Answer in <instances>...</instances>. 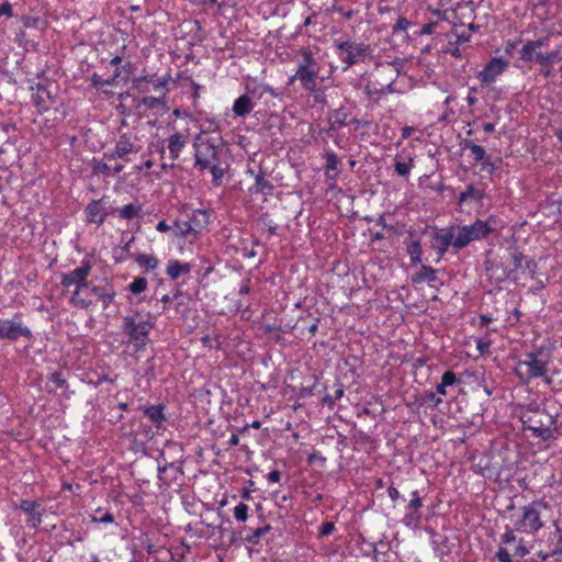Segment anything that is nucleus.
Here are the masks:
<instances>
[{
  "mask_svg": "<svg viewBox=\"0 0 562 562\" xmlns=\"http://www.w3.org/2000/svg\"><path fill=\"white\" fill-rule=\"evenodd\" d=\"M91 269L92 262L86 258L79 267L60 277V285L70 293L69 303L77 308L88 310L92 305V301L83 294L90 286L88 278Z\"/></svg>",
  "mask_w": 562,
  "mask_h": 562,
  "instance_id": "7ed1b4c3",
  "label": "nucleus"
},
{
  "mask_svg": "<svg viewBox=\"0 0 562 562\" xmlns=\"http://www.w3.org/2000/svg\"><path fill=\"white\" fill-rule=\"evenodd\" d=\"M49 380L56 385V387H64L66 385V380L63 378L60 372H53Z\"/></svg>",
  "mask_w": 562,
  "mask_h": 562,
  "instance_id": "603ef678",
  "label": "nucleus"
},
{
  "mask_svg": "<svg viewBox=\"0 0 562 562\" xmlns=\"http://www.w3.org/2000/svg\"><path fill=\"white\" fill-rule=\"evenodd\" d=\"M206 169H210V171H211V173L213 176V182L216 186H220L221 181H222V178H223V175H224V170L220 167V162H214L213 165L207 166Z\"/></svg>",
  "mask_w": 562,
  "mask_h": 562,
  "instance_id": "c03bdc74",
  "label": "nucleus"
},
{
  "mask_svg": "<svg viewBox=\"0 0 562 562\" xmlns=\"http://www.w3.org/2000/svg\"><path fill=\"white\" fill-rule=\"evenodd\" d=\"M32 89L34 90L32 93V101L34 105L40 112L46 111L48 109L47 100L50 99L49 91L41 85H37L36 88Z\"/></svg>",
  "mask_w": 562,
  "mask_h": 562,
  "instance_id": "cd10ccee",
  "label": "nucleus"
},
{
  "mask_svg": "<svg viewBox=\"0 0 562 562\" xmlns=\"http://www.w3.org/2000/svg\"><path fill=\"white\" fill-rule=\"evenodd\" d=\"M209 215L205 211L195 210L179 217L173 224V233L179 237H196L206 226Z\"/></svg>",
  "mask_w": 562,
  "mask_h": 562,
  "instance_id": "6e6552de",
  "label": "nucleus"
},
{
  "mask_svg": "<svg viewBox=\"0 0 562 562\" xmlns=\"http://www.w3.org/2000/svg\"><path fill=\"white\" fill-rule=\"evenodd\" d=\"M517 547L515 549V552L514 554L519 557V558H524L525 555H527L529 553V548L526 546L525 541L522 538H520L518 541H517Z\"/></svg>",
  "mask_w": 562,
  "mask_h": 562,
  "instance_id": "3c124183",
  "label": "nucleus"
},
{
  "mask_svg": "<svg viewBox=\"0 0 562 562\" xmlns=\"http://www.w3.org/2000/svg\"><path fill=\"white\" fill-rule=\"evenodd\" d=\"M142 205L136 203H130L120 207L113 209L112 213L115 214L119 218L125 221H132L134 218L142 217Z\"/></svg>",
  "mask_w": 562,
  "mask_h": 562,
  "instance_id": "5701e85b",
  "label": "nucleus"
},
{
  "mask_svg": "<svg viewBox=\"0 0 562 562\" xmlns=\"http://www.w3.org/2000/svg\"><path fill=\"white\" fill-rule=\"evenodd\" d=\"M187 136L176 132L172 135L168 137V150L169 156L172 160H176L179 158L181 150L184 148L187 144Z\"/></svg>",
  "mask_w": 562,
  "mask_h": 562,
  "instance_id": "b1692460",
  "label": "nucleus"
},
{
  "mask_svg": "<svg viewBox=\"0 0 562 562\" xmlns=\"http://www.w3.org/2000/svg\"><path fill=\"white\" fill-rule=\"evenodd\" d=\"M139 150V146L136 145L135 139H132V137L128 134H122L114 147L115 155H131L136 154Z\"/></svg>",
  "mask_w": 562,
  "mask_h": 562,
  "instance_id": "4be33fe9",
  "label": "nucleus"
},
{
  "mask_svg": "<svg viewBox=\"0 0 562 562\" xmlns=\"http://www.w3.org/2000/svg\"><path fill=\"white\" fill-rule=\"evenodd\" d=\"M103 159L108 161H115L117 159H121L125 162L130 161L128 155H115V151L112 153H105L103 155Z\"/></svg>",
  "mask_w": 562,
  "mask_h": 562,
  "instance_id": "6e6d98bb",
  "label": "nucleus"
},
{
  "mask_svg": "<svg viewBox=\"0 0 562 562\" xmlns=\"http://www.w3.org/2000/svg\"><path fill=\"white\" fill-rule=\"evenodd\" d=\"M508 61L503 58H492L485 67L479 72L477 78L483 86H490L496 78L505 71Z\"/></svg>",
  "mask_w": 562,
  "mask_h": 562,
  "instance_id": "ddd939ff",
  "label": "nucleus"
},
{
  "mask_svg": "<svg viewBox=\"0 0 562 562\" xmlns=\"http://www.w3.org/2000/svg\"><path fill=\"white\" fill-rule=\"evenodd\" d=\"M407 254L411 257V262L417 265L422 262V244L420 240L414 239L407 244Z\"/></svg>",
  "mask_w": 562,
  "mask_h": 562,
  "instance_id": "c9c22d12",
  "label": "nucleus"
},
{
  "mask_svg": "<svg viewBox=\"0 0 562 562\" xmlns=\"http://www.w3.org/2000/svg\"><path fill=\"white\" fill-rule=\"evenodd\" d=\"M436 270L429 266L423 265L420 269L412 276L413 283L428 282L432 284L437 280Z\"/></svg>",
  "mask_w": 562,
  "mask_h": 562,
  "instance_id": "c756f323",
  "label": "nucleus"
},
{
  "mask_svg": "<svg viewBox=\"0 0 562 562\" xmlns=\"http://www.w3.org/2000/svg\"><path fill=\"white\" fill-rule=\"evenodd\" d=\"M324 159H325V176L328 181H336L338 178V165L339 159L333 150H325L324 153Z\"/></svg>",
  "mask_w": 562,
  "mask_h": 562,
  "instance_id": "412c9836",
  "label": "nucleus"
},
{
  "mask_svg": "<svg viewBox=\"0 0 562 562\" xmlns=\"http://www.w3.org/2000/svg\"><path fill=\"white\" fill-rule=\"evenodd\" d=\"M144 414L157 426L160 427L166 417L162 405H151L144 407Z\"/></svg>",
  "mask_w": 562,
  "mask_h": 562,
  "instance_id": "2f4dec72",
  "label": "nucleus"
},
{
  "mask_svg": "<svg viewBox=\"0 0 562 562\" xmlns=\"http://www.w3.org/2000/svg\"><path fill=\"white\" fill-rule=\"evenodd\" d=\"M5 15L11 18L13 15L12 7L9 2H4L0 5V16Z\"/></svg>",
  "mask_w": 562,
  "mask_h": 562,
  "instance_id": "052dcab7",
  "label": "nucleus"
},
{
  "mask_svg": "<svg viewBox=\"0 0 562 562\" xmlns=\"http://www.w3.org/2000/svg\"><path fill=\"white\" fill-rule=\"evenodd\" d=\"M273 190L274 186L267 179L262 170L255 175V183L249 188L251 194H260L263 196L272 195Z\"/></svg>",
  "mask_w": 562,
  "mask_h": 562,
  "instance_id": "a211bd4d",
  "label": "nucleus"
},
{
  "mask_svg": "<svg viewBox=\"0 0 562 562\" xmlns=\"http://www.w3.org/2000/svg\"><path fill=\"white\" fill-rule=\"evenodd\" d=\"M488 221L476 220L470 225H451L436 228L431 233V247L440 260L451 247L453 252L468 247L473 241L482 240L493 232Z\"/></svg>",
  "mask_w": 562,
  "mask_h": 562,
  "instance_id": "f257e3e1",
  "label": "nucleus"
},
{
  "mask_svg": "<svg viewBox=\"0 0 562 562\" xmlns=\"http://www.w3.org/2000/svg\"><path fill=\"white\" fill-rule=\"evenodd\" d=\"M436 26H437V22H429V23L424 24L419 31V35L432 34Z\"/></svg>",
  "mask_w": 562,
  "mask_h": 562,
  "instance_id": "13d9d810",
  "label": "nucleus"
},
{
  "mask_svg": "<svg viewBox=\"0 0 562 562\" xmlns=\"http://www.w3.org/2000/svg\"><path fill=\"white\" fill-rule=\"evenodd\" d=\"M413 158H408L407 161L396 160L394 165L395 172L401 177H407L413 168Z\"/></svg>",
  "mask_w": 562,
  "mask_h": 562,
  "instance_id": "58836bf2",
  "label": "nucleus"
},
{
  "mask_svg": "<svg viewBox=\"0 0 562 562\" xmlns=\"http://www.w3.org/2000/svg\"><path fill=\"white\" fill-rule=\"evenodd\" d=\"M20 337L32 338L31 329L22 321V314L15 313L11 319L0 318V339L16 341Z\"/></svg>",
  "mask_w": 562,
  "mask_h": 562,
  "instance_id": "9b49d317",
  "label": "nucleus"
},
{
  "mask_svg": "<svg viewBox=\"0 0 562 562\" xmlns=\"http://www.w3.org/2000/svg\"><path fill=\"white\" fill-rule=\"evenodd\" d=\"M263 331L265 334L269 335V337L271 339H273L274 341H280L282 336H281V328L280 326L278 325H270V324H267L263 326Z\"/></svg>",
  "mask_w": 562,
  "mask_h": 562,
  "instance_id": "79ce46f5",
  "label": "nucleus"
},
{
  "mask_svg": "<svg viewBox=\"0 0 562 562\" xmlns=\"http://www.w3.org/2000/svg\"><path fill=\"white\" fill-rule=\"evenodd\" d=\"M20 508L30 516L27 522L33 528H37L41 525L42 513L40 510L41 505L38 503L34 501L23 499L21 501Z\"/></svg>",
  "mask_w": 562,
  "mask_h": 562,
  "instance_id": "aec40b11",
  "label": "nucleus"
},
{
  "mask_svg": "<svg viewBox=\"0 0 562 562\" xmlns=\"http://www.w3.org/2000/svg\"><path fill=\"white\" fill-rule=\"evenodd\" d=\"M514 372L522 384L536 378H542L548 385L552 383V379L547 375L548 361L540 359L538 352L526 353L525 359L517 362Z\"/></svg>",
  "mask_w": 562,
  "mask_h": 562,
  "instance_id": "39448f33",
  "label": "nucleus"
},
{
  "mask_svg": "<svg viewBox=\"0 0 562 562\" xmlns=\"http://www.w3.org/2000/svg\"><path fill=\"white\" fill-rule=\"evenodd\" d=\"M268 481L271 483H278L281 479V473L278 470H273L268 474Z\"/></svg>",
  "mask_w": 562,
  "mask_h": 562,
  "instance_id": "338daca9",
  "label": "nucleus"
},
{
  "mask_svg": "<svg viewBox=\"0 0 562 562\" xmlns=\"http://www.w3.org/2000/svg\"><path fill=\"white\" fill-rule=\"evenodd\" d=\"M348 112L344 108H339L334 110L330 113L329 120H330V130H334L336 127H341L348 124Z\"/></svg>",
  "mask_w": 562,
  "mask_h": 562,
  "instance_id": "72a5a7b5",
  "label": "nucleus"
},
{
  "mask_svg": "<svg viewBox=\"0 0 562 562\" xmlns=\"http://www.w3.org/2000/svg\"><path fill=\"white\" fill-rule=\"evenodd\" d=\"M558 60H562V55L557 50L539 54L537 60L540 65L539 74L546 79H552L555 76L553 71V64Z\"/></svg>",
  "mask_w": 562,
  "mask_h": 562,
  "instance_id": "f3484780",
  "label": "nucleus"
},
{
  "mask_svg": "<svg viewBox=\"0 0 562 562\" xmlns=\"http://www.w3.org/2000/svg\"><path fill=\"white\" fill-rule=\"evenodd\" d=\"M387 494L392 502H396L401 497L398 490L394 486L387 488Z\"/></svg>",
  "mask_w": 562,
  "mask_h": 562,
  "instance_id": "0e129e2a",
  "label": "nucleus"
},
{
  "mask_svg": "<svg viewBox=\"0 0 562 562\" xmlns=\"http://www.w3.org/2000/svg\"><path fill=\"white\" fill-rule=\"evenodd\" d=\"M409 25L411 22L406 18L400 16L393 26V32L397 33L400 31H406L409 27Z\"/></svg>",
  "mask_w": 562,
  "mask_h": 562,
  "instance_id": "8fccbe9b",
  "label": "nucleus"
},
{
  "mask_svg": "<svg viewBox=\"0 0 562 562\" xmlns=\"http://www.w3.org/2000/svg\"><path fill=\"white\" fill-rule=\"evenodd\" d=\"M344 393H345L344 389L341 386H339L335 391V395H326V396H324L323 403L328 405L331 408L335 405L336 401L344 396Z\"/></svg>",
  "mask_w": 562,
  "mask_h": 562,
  "instance_id": "a18cd8bd",
  "label": "nucleus"
},
{
  "mask_svg": "<svg viewBox=\"0 0 562 562\" xmlns=\"http://www.w3.org/2000/svg\"><path fill=\"white\" fill-rule=\"evenodd\" d=\"M475 93H476V89L471 88L469 91V94L467 97V101L470 106L474 105L477 102V98L475 97Z\"/></svg>",
  "mask_w": 562,
  "mask_h": 562,
  "instance_id": "69168bd1",
  "label": "nucleus"
},
{
  "mask_svg": "<svg viewBox=\"0 0 562 562\" xmlns=\"http://www.w3.org/2000/svg\"><path fill=\"white\" fill-rule=\"evenodd\" d=\"M156 229H157L158 232H162V233H164V232H167V231H169V229H172V231H173V226H172V227H171V226H169V225L166 223V221H160V222L157 224Z\"/></svg>",
  "mask_w": 562,
  "mask_h": 562,
  "instance_id": "774afa93",
  "label": "nucleus"
},
{
  "mask_svg": "<svg viewBox=\"0 0 562 562\" xmlns=\"http://www.w3.org/2000/svg\"><path fill=\"white\" fill-rule=\"evenodd\" d=\"M436 394H437V393L428 392V393H426V395H425V396H426V398H427L428 401H430V402H432V403H434V406H438L439 404H441V403H442V398H441V397H438Z\"/></svg>",
  "mask_w": 562,
  "mask_h": 562,
  "instance_id": "e2e57ef3",
  "label": "nucleus"
},
{
  "mask_svg": "<svg viewBox=\"0 0 562 562\" xmlns=\"http://www.w3.org/2000/svg\"><path fill=\"white\" fill-rule=\"evenodd\" d=\"M340 59L348 66L355 65L364 59L370 48L368 45L356 42H342L337 45Z\"/></svg>",
  "mask_w": 562,
  "mask_h": 562,
  "instance_id": "f8f14e48",
  "label": "nucleus"
},
{
  "mask_svg": "<svg viewBox=\"0 0 562 562\" xmlns=\"http://www.w3.org/2000/svg\"><path fill=\"white\" fill-rule=\"evenodd\" d=\"M91 85L94 87V88H100V87H104V86H113V79H102L101 76H99L98 74H93L91 76Z\"/></svg>",
  "mask_w": 562,
  "mask_h": 562,
  "instance_id": "49530a36",
  "label": "nucleus"
},
{
  "mask_svg": "<svg viewBox=\"0 0 562 562\" xmlns=\"http://www.w3.org/2000/svg\"><path fill=\"white\" fill-rule=\"evenodd\" d=\"M302 59L299 63V67L319 69L314 54L311 49L304 48L301 52Z\"/></svg>",
  "mask_w": 562,
  "mask_h": 562,
  "instance_id": "e433bc0d",
  "label": "nucleus"
},
{
  "mask_svg": "<svg viewBox=\"0 0 562 562\" xmlns=\"http://www.w3.org/2000/svg\"><path fill=\"white\" fill-rule=\"evenodd\" d=\"M457 382L456 373L452 371H446L441 376V384L447 386L453 385Z\"/></svg>",
  "mask_w": 562,
  "mask_h": 562,
  "instance_id": "09e8293b",
  "label": "nucleus"
},
{
  "mask_svg": "<svg viewBox=\"0 0 562 562\" xmlns=\"http://www.w3.org/2000/svg\"><path fill=\"white\" fill-rule=\"evenodd\" d=\"M165 92H162V95L159 97V98H156V97H144L143 100H142V104L146 108V109H154L158 105H164L165 104Z\"/></svg>",
  "mask_w": 562,
  "mask_h": 562,
  "instance_id": "a19ab883",
  "label": "nucleus"
},
{
  "mask_svg": "<svg viewBox=\"0 0 562 562\" xmlns=\"http://www.w3.org/2000/svg\"><path fill=\"white\" fill-rule=\"evenodd\" d=\"M334 530H335V525L330 521H326V522L322 524V526L319 527V536L321 537L329 536L333 533Z\"/></svg>",
  "mask_w": 562,
  "mask_h": 562,
  "instance_id": "864d4df0",
  "label": "nucleus"
},
{
  "mask_svg": "<svg viewBox=\"0 0 562 562\" xmlns=\"http://www.w3.org/2000/svg\"><path fill=\"white\" fill-rule=\"evenodd\" d=\"M154 327V322L147 318L140 312H134L124 316L123 318V333L130 337L131 341L146 344L148 334Z\"/></svg>",
  "mask_w": 562,
  "mask_h": 562,
  "instance_id": "0eeeda50",
  "label": "nucleus"
},
{
  "mask_svg": "<svg viewBox=\"0 0 562 562\" xmlns=\"http://www.w3.org/2000/svg\"><path fill=\"white\" fill-rule=\"evenodd\" d=\"M93 520L97 522H100V524H108V522H112L114 520V516H113V514L108 512L100 517H94Z\"/></svg>",
  "mask_w": 562,
  "mask_h": 562,
  "instance_id": "680f3d73",
  "label": "nucleus"
},
{
  "mask_svg": "<svg viewBox=\"0 0 562 562\" xmlns=\"http://www.w3.org/2000/svg\"><path fill=\"white\" fill-rule=\"evenodd\" d=\"M531 266L536 267L535 261L527 259L516 245L501 248L494 258L485 260L486 274L495 283L504 282L524 267L531 269Z\"/></svg>",
  "mask_w": 562,
  "mask_h": 562,
  "instance_id": "f03ea898",
  "label": "nucleus"
},
{
  "mask_svg": "<svg viewBox=\"0 0 562 562\" xmlns=\"http://www.w3.org/2000/svg\"><path fill=\"white\" fill-rule=\"evenodd\" d=\"M192 266L190 263H183L179 260H170L166 273L171 280H177L180 276L187 274L191 271Z\"/></svg>",
  "mask_w": 562,
  "mask_h": 562,
  "instance_id": "c85d7f7f",
  "label": "nucleus"
},
{
  "mask_svg": "<svg viewBox=\"0 0 562 562\" xmlns=\"http://www.w3.org/2000/svg\"><path fill=\"white\" fill-rule=\"evenodd\" d=\"M522 423L524 428L530 430L536 438L548 441L554 437L553 426L557 420L546 412H535L532 415L527 416Z\"/></svg>",
  "mask_w": 562,
  "mask_h": 562,
  "instance_id": "9d476101",
  "label": "nucleus"
},
{
  "mask_svg": "<svg viewBox=\"0 0 562 562\" xmlns=\"http://www.w3.org/2000/svg\"><path fill=\"white\" fill-rule=\"evenodd\" d=\"M518 533H521L520 530H516V524L513 528L506 527V531L501 537V541L504 544H508L512 542H517L520 538L518 537Z\"/></svg>",
  "mask_w": 562,
  "mask_h": 562,
  "instance_id": "ea45409f",
  "label": "nucleus"
},
{
  "mask_svg": "<svg viewBox=\"0 0 562 562\" xmlns=\"http://www.w3.org/2000/svg\"><path fill=\"white\" fill-rule=\"evenodd\" d=\"M254 108L255 104L250 98L244 94L235 100L233 104V112L236 116H246L254 110Z\"/></svg>",
  "mask_w": 562,
  "mask_h": 562,
  "instance_id": "7c9ffc66",
  "label": "nucleus"
},
{
  "mask_svg": "<svg viewBox=\"0 0 562 562\" xmlns=\"http://www.w3.org/2000/svg\"><path fill=\"white\" fill-rule=\"evenodd\" d=\"M148 285V281L144 277H137L133 280L132 283L128 284V291L133 294H139L143 293Z\"/></svg>",
  "mask_w": 562,
  "mask_h": 562,
  "instance_id": "4c0bfd02",
  "label": "nucleus"
},
{
  "mask_svg": "<svg viewBox=\"0 0 562 562\" xmlns=\"http://www.w3.org/2000/svg\"><path fill=\"white\" fill-rule=\"evenodd\" d=\"M463 146L464 148L470 149L472 158L476 164L483 162L488 157L486 150L482 146L476 145L471 140L465 139Z\"/></svg>",
  "mask_w": 562,
  "mask_h": 562,
  "instance_id": "f704fd0d",
  "label": "nucleus"
},
{
  "mask_svg": "<svg viewBox=\"0 0 562 562\" xmlns=\"http://www.w3.org/2000/svg\"><path fill=\"white\" fill-rule=\"evenodd\" d=\"M248 505L245 503H239L234 508V517L238 521H246L248 518Z\"/></svg>",
  "mask_w": 562,
  "mask_h": 562,
  "instance_id": "37998d69",
  "label": "nucleus"
},
{
  "mask_svg": "<svg viewBox=\"0 0 562 562\" xmlns=\"http://www.w3.org/2000/svg\"><path fill=\"white\" fill-rule=\"evenodd\" d=\"M423 501L411 499L406 505V514L403 518L406 525L417 524L422 519L420 508Z\"/></svg>",
  "mask_w": 562,
  "mask_h": 562,
  "instance_id": "a878e982",
  "label": "nucleus"
},
{
  "mask_svg": "<svg viewBox=\"0 0 562 562\" xmlns=\"http://www.w3.org/2000/svg\"><path fill=\"white\" fill-rule=\"evenodd\" d=\"M481 165H482V170L488 172L490 175L494 173V171L496 170V166L491 160L490 156L483 162H481Z\"/></svg>",
  "mask_w": 562,
  "mask_h": 562,
  "instance_id": "4d7b16f0",
  "label": "nucleus"
},
{
  "mask_svg": "<svg viewBox=\"0 0 562 562\" xmlns=\"http://www.w3.org/2000/svg\"><path fill=\"white\" fill-rule=\"evenodd\" d=\"M86 215L88 222L101 225L104 223L108 214L104 207L102 206V201L93 200L87 205Z\"/></svg>",
  "mask_w": 562,
  "mask_h": 562,
  "instance_id": "6ab92c4d",
  "label": "nucleus"
},
{
  "mask_svg": "<svg viewBox=\"0 0 562 562\" xmlns=\"http://www.w3.org/2000/svg\"><path fill=\"white\" fill-rule=\"evenodd\" d=\"M90 292L95 295L101 302L103 308H108L116 296V291L109 280H103L100 284H92L89 286Z\"/></svg>",
  "mask_w": 562,
  "mask_h": 562,
  "instance_id": "2eb2a0df",
  "label": "nucleus"
},
{
  "mask_svg": "<svg viewBox=\"0 0 562 562\" xmlns=\"http://www.w3.org/2000/svg\"><path fill=\"white\" fill-rule=\"evenodd\" d=\"M405 65V59L403 58H395L392 61H385V63H378L376 64V76L386 77V82L381 83V88L378 89L373 87L371 83H368L364 88L367 94L374 95L378 93H385V92H393V85L397 77L401 75L403 68Z\"/></svg>",
  "mask_w": 562,
  "mask_h": 562,
  "instance_id": "423d86ee",
  "label": "nucleus"
},
{
  "mask_svg": "<svg viewBox=\"0 0 562 562\" xmlns=\"http://www.w3.org/2000/svg\"><path fill=\"white\" fill-rule=\"evenodd\" d=\"M135 261L146 271H154L158 268L159 265V260L155 256L147 254H138L135 257Z\"/></svg>",
  "mask_w": 562,
  "mask_h": 562,
  "instance_id": "473e14b6",
  "label": "nucleus"
},
{
  "mask_svg": "<svg viewBox=\"0 0 562 562\" xmlns=\"http://www.w3.org/2000/svg\"><path fill=\"white\" fill-rule=\"evenodd\" d=\"M195 166L204 170L207 166L221 161L223 154V142L218 136L200 134L194 140Z\"/></svg>",
  "mask_w": 562,
  "mask_h": 562,
  "instance_id": "20e7f679",
  "label": "nucleus"
},
{
  "mask_svg": "<svg viewBox=\"0 0 562 562\" xmlns=\"http://www.w3.org/2000/svg\"><path fill=\"white\" fill-rule=\"evenodd\" d=\"M496 558L498 559V562H513L509 552L503 547L498 548Z\"/></svg>",
  "mask_w": 562,
  "mask_h": 562,
  "instance_id": "5fc2aeb1",
  "label": "nucleus"
},
{
  "mask_svg": "<svg viewBox=\"0 0 562 562\" xmlns=\"http://www.w3.org/2000/svg\"><path fill=\"white\" fill-rule=\"evenodd\" d=\"M547 505L541 501H533L528 505L520 508L521 515L519 519L515 521L516 530H520L524 533L535 535L542 527L540 514L542 509H546Z\"/></svg>",
  "mask_w": 562,
  "mask_h": 562,
  "instance_id": "1a4fd4ad",
  "label": "nucleus"
},
{
  "mask_svg": "<svg viewBox=\"0 0 562 562\" xmlns=\"http://www.w3.org/2000/svg\"><path fill=\"white\" fill-rule=\"evenodd\" d=\"M111 162L112 161H108V160H102L98 164H95L93 170L95 173H103V175H108V176H111Z\"/></svg>",
  "mask_w": 562,
  "mask_h": 562,
  "instance_id": "de8ad7c7",
  "label": "nucleus"
},
{
  "mask_svg": "<svg viewBox=\"0 0 562 562\" xmlns=\"http://www.w3.org/2000/svg\"><path fill=\"white\" fill-rule=\"evenodd\" d=\"M548 42V38H538L526 41L520 49V59L526 63L538 60V55L543 54L540 48Z\"/></svg>",
  "mask_w": 562,
  "mask_h": 562,
  "instance_id": "dca6fc26",
  "label": "nucleus"
},
{
  "mask_svg": "<svg viewBox=\"0 0 562 562\" xmlns=\"http://www.w3.org/2000/svg\"><path fill=\"white\" fill-rule=\"evenodd\" d=\"M484 196L485 193L483 189L473 184H469L464 191L460 192L458 203L461 205L471 201H475L481 204Z\"/></svg>",
  "mask_w": 562,
  "mask_h": 562,
  "instance_id": "393cba45",
  "label": "nucleus"
},
{
  "mask_svg": "<svg viewBox=\"0 0 562 562\" xmlns=\"http://www.w3.org/2000/svg\"><path fill=\"white\" fill-rule=\"evenodd\" d=\"M124 170V165L117 160L111 162V176H116Z\"/></svg>",
  "mask_w": 562,
  "mask_h": 562,
  "instance_id": "bf43d9fd",
  "label": "nucleus"
},
{
  "mask_svg": "<svg viewBox=\"0 0 562 562\" xmlns=\"http://www.w3.org/2000/svg\"><path fill=\"white\" fill-rule=\"evenodd\" d=\"M550 539L555 541L554 547L548 552H538V557L543 561L550 557L562 553V530L559 527H555V529L550 533Z\"/></svg>",
  "mask_w": 562,
  "mask_h": 562,
  "instance_id": "bb28decb",
  "label": "nucleus"
},
{
  "mask_svg": "<svg viewBox=\"0 0 562 562\" xmlns=\"http://www.w3.org/2000/svg\"><path fill=\"white\" fill-rule=\"evenodd\" d=\"M318 70L314 68H305V67H299L295 71V74L290 77L289 83H293L295 80H299L302 86L313 92L316 88V79L318 77Z\"/></svg>",
  "mask_w": 562,
  "mask_h": 562,
  "instance_id": "4468645a",
  "label": "nucleus"
}]
</instances>
